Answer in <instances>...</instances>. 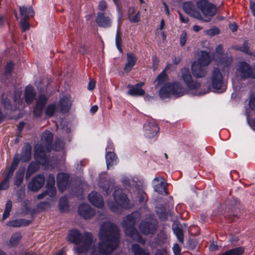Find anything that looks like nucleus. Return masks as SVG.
I'll return each instance as SVG.
<instances>
[{"label":"nucleus","mask_w":255,"mask_h":255,"mask_svg":"<svg viewBox=\"0 0 255 255\" xmlns=\"http://www.w3.org/2000/svg\"><path fill=\"white\" fill-rule=\"evenodd\" d=\"M100 242L97 250L96 240L91 233H81L77 229L70 231L67 237V241L75 245L74 252L77 255H108L118 247L120 230L117 226L111 222L103 223L99 232Z\"/></svg>","instance_id":"nucleus-1"},{"label":"nucleus","mask_w":255,"mask_h":255,"mask_svg":"<svg viewBox=\"0 0 255 255\" xmlns=\"http://www.w3.org/2000/svg\"><path fill=\"white\" fill-rule=\"evenodd\" d=\"M140 218L141 216L139 213L138 212H132L124 218L122 226L125 228V233L128 236L132 238L134 241L144 245L145 240L142 238L134 227L136 223L140 221Z\"/></svg>","instance_id":"nucleus-2"},{"label":"nucleus","mask_w":255,"mask_h":255,"mask_svg":"<svg viewBox=\"0 0 255 255\" xmlns=\"http://www.w3.org/2000/svg\"><path fill=\"white\" fill-rule=\"evenodd\" d=\"M53 139V135L51 132L48 130L43 132L41 136V144L36 145L34 148L35 156L37 159L46 161V153L50 152L52 149Z\"/></svg>","instance_id":"nucleus-3"},{"label":"nucleus","mask_w":255,"mask_h":255,"mask_svg":"<svg viewBox=\"0 0 255 255\" xmlns=\"http://www.w3.org/2000/svg\"><path fill=\"white\" fill-rule=\"evenodd\" d=\"M115 189L113 195L116 203L113 202L108 203V207L110 210L113 212H117L119 210V206L125 209L130 208L131 205L129 200L126 194L123 193L122 189L118 186Z\"/></svg>","instance_id":"nucleus-4"},{"label":"nucleus","mask_w":255,"mask_h":255,"mask_svg":"<svg viewBox=\"0 0 255 255\" xmlns=\"http://www.w3.org/2000/svg\"><path fill=\"white\" fill-rule=\"evenodd\" d=\"M198 9L201 12L203 21L209 22L211 18L215 15L218 12L217 8L213 3L207 0H200L196 3Z\"/></svg>","instance_id":"nucleus-5"},{"label":"nucleus","mask_w":255,"mask_h":255,"mask_svg":"<svg viewBox=\"0 0 255 255\" xmlns=\"http://www.w3.org/2000/svg\"><path fill=\"white\" fill-rule=\"evenodd\" d=\"M236 74L241 80L255 79V65L252 67L245 61L240 62L238 65Z\"/></svg>","instance_id":"nucleus-6"},{"label":"nucleus","mask_w":255,"mask_h":255,"mask_svg":"<svg viewBox=\"0 0 255 255\" xmlns=\"http://www.w3.org/2000/svg\"><path fill=\"white\" fill-rule=\"evenodd\" d=\"M181 78L189 90H197L201 87V83L192 79L189 69L184 68L181 69Z\"/></svg>","instance_id":"nucleus-7"},{"label":"nucleus","mask_w":255,"mask_h":255,"mask_svg":"<svg viewBox=\"0 0 255 255\" xmlns=\"http://www.w3.org/2000/svg\"><path fill=\"white\" fill-rule=\"evenodd\" d=\"M157 226L158 224L156 220H147L141 222L139 225V229L143 235H153L155 233Z\"/></svg>","instance_id":"nucleus-8"},{"label":"nucleus","mask_w":255,"mask_h":255,"mask_svg":"<svg viewBox=\"0 0 255 255\" xmlns=\"http://www.w3.org/2000/svg\"><path fill=\"white\" fill-rule=\"evenodd\" d=\"M45 178L43 175L38 174L34 177L28 185V188L31 191L36 192L44 185Z\"/></svg>","instance_id":"nucleus-9"},{"label":"nucleus","mask_w":255,"mask_h":255,"mask_svg":"<svg viewBox=\"0 0 255 255\" xmlns=\"http://www.w3.org/2000/svg\"><path fill=\"white\" fill-rule=\"evenodd\" d=\"M212 85L214 89L219 90H223V77L219 69L214 68L212 72Z\"/></svg>","instance_id":"nucleus-10"},{"label":"nucleus","mask_w":255,"mask_h":255,"mask_svg":"<svg viewBox=\"0 0 255 255\" xmlns=\"http://www.w3.org/2000/svg\"><path fill=\"white\" fill-rule=\"evenodd\" d=\"M154 190L160 194L168 195V183L163 177H156L154 179Z\"/></svg>","instance_id":"nucleus-11"},{"label":"nucleus","mask_w":255,"mask_h":255,"mask_svg":"<svg viewBox=\"0 0 255 255\" xmlns=\"http://www.w3.org/2000/svg\"><path fill=\"white\" fill-rule=\"evenodd\" d=\"M95 21L99 27L105 28L110 27L112 23L111 18L104 12L97 13Z\"/></svg>","instance_id":"nucleus-12"},{"label":"nucleus","mask_w":255,"mask_h":255,"mask_svg":"<svg viewBox=\"0 0 255 255\" xmlns=\"http://www.w3.org/2000/svg\"><path fill=\"white\" fill-rule=\"evenodd\" d=\"M183 8L186 13L199 20H203L201 13L198 11L195 5L191 1L185 2L183 4Z\"/></svg>","instance_id":"nucleus-13"},{"label":"nucleus","mask_w":255,"mask_h":255,"mask_svg":"<svg viewBox=\"0 0 255 255\" xmlns=\"http://www.w3.org/2000/svg\"><path fill=\"white\" fill-rule=\"evenodd\" d=\"M48 98L44 95H39L33 109V114L36 117H40L43 110L47 102Z\"/></svg>","instance_id":"nucleus-14"},{"label":"nucleus","mask_w":255,"mask_h":255,"mask_svg":"<svg viewBox=\"0 0 255 255\" xmlns=\"http://www.w3.org/2000/svg\"><path fill=\"white\" fill-rule=\"evenodd\" d=\"M144 128L145 136L149 138L154 137L159 131L158 125L153 122L145 124Z\"/></svg>","instance_id":"nucleus-15"},{"label":"nucleus","mask_w":255,"mask_h":255,"mask_svg":"<svg viewBox=\"0 0 255 255\" xmlns=\"http://www.w3.org/2000/svg\"><path fill=\"white\" fill-rule=\"evenodd\" d=\"M78 212L85 219H90L95 215L94 210L87 204H81L79 207Z\"/></svg>","instance_id":"nucleus-16"},{"label":"nucleus","mask_w":255,"mask_h":255,"mask_svg":"<svg viewBox=\"0 0 255 255\" xmlns=\"http://www.w3.org/2000/svg\"><path fill=\"white\" fill-rule=\"evenodd\" d=\"M69 174L65 173H59L57 175V183L58 189L61 192L64 191L69 182Z\"/></svg>","instance_id":"nucleus-17"},{"label":"nucleus","mask_w":255,"mask_h":255,"mask_svg":"<svg viewBox=\"0 0 255 255\" xmlns=\"http://www.w3.org/2000/svg\"><path fill=\"white\" fill-rule=\"evenodd\" d=\"M144 85V82H140L134 85H128L129 90L128 92L129 95L132 96H141L145 94V91L141 88Z\"/></svg>","instance_id":"nucleus-18"},{"label":"nucleus","mask_w":255,"mask_h":255,"mask_svg":"<svg viewBox=\"0 0 255 255\" xmlns=\"http://www.w3.org/2000/svg\"><path fill=\"white\" fill-rule=\"evenodd\" d=\"M89 202L94 206L98 208H102L104 202L103 197L96 191H93L89 194Z\"/></svg>","instance_id":"nucleus-19"},{"label":"nucleus","mask_w":255,"mask_h":255,"mask_svg":"<svg viewBox=\"0 0 255 255\" xmlns=\"http://www.w3.org/2000/svg\"><path fill=\"white\" fill-rule=\"evenodd\" d=\"M72 103L69 97L64 96L61 98L57 105L58 110L62 113H66L70 109Z\"/></svg>","instance_id":"nucleus-20"},{"label":"nucleus","mask_w":255,"mask_h":255,"mask_svg":"<svg viewBox=\"0 0 255 255\" xmlns=\"http://www.w3.org/2000/svg\"><path fill=\"white\" fill-rule=\"evenodd\" d=\"M192 71L195 77L200 78L204 77L206 75L207 69L205 66L193 63L192 65Z\"/></svg>","instance_id":"nucleus-21"},{"label":"nucleus","mask_w":255,"mask_h":255,"mask_svg":"<svg viewBox=\"0 0 255 255\" xmlns=\"http://www.w3.org/2000/svg\"><path fill=\"white\" fill-rule=\"evenodd\" d=\"M168 66L166 67L164 70L157 76L155 80L154 81V83H156L155 86L156 89H157L160 87L165 86V85L169 84L168 83V76L166 73V70Z\"/></svg>","instance_id":"nucleus-22"},{"label":"nucleus","mask_w":255,"mask_h":255,"mask_svg":"<svg viewBox=\"0 0 255 255\" xmlns=\"http://www.w3.org/2000/svg\"><path fill=\"white\" fill-rule=\"evenodd\" d=\"M36 94V93L33 87L26 86L24 93L25 102L28 104L32 103L35 98Z\"/></svg>","instance_id":"nucleus-23"},{"label":"nucleus","mask_w":255,"mask_h":255,"mask_svg":"<svg viewBox=\"0 0 255 255\" xmlns=\"http://www.w3.org/2000/svg\"><path fill=\"white\" fill-rule=\"evenodd\" d=\"M19 9L21 16L20 19H30V17H33L34 15V11L31 6H19Z\"/></svg>","instance_id":"nucleus-24"},{"label":"nucleus","mask_w":255,"mask_h":255,"mask_svg":"<svg viewBox=\"0 0 255 255\" xmlns=\"http://www.w3.org/2000/svg\"><path fill=\"white\" fill-rule=\"evenodd\" d=\"M31 220H25L23 219H16L9 221L6 225L12 227H20L22 226H27L31 223Z\"/></svg>","instance_id":"nucleus-25"},{"label":"nucleus","mask_w":255,"mask_h":255,"mask_svg":"<svg viewBox=\"0 0 255 255\" xmlns=\"http://www.w3.org/2000/svg\"><path fill=\"white\" fill-rule=\"evenodd\" d=\"M137 61V58L135 55L133 53L127 54V62L124 68V70L126 72H129L134 65L135 64Z\"/></svg>","instance_id":"nucleus-26"},{"label":"nucleus","mask_w":255,"mask_h":255,"mask_svg":"<svg viewBox=\"0 0 255 255\" xmlns=\"http://www.w3.org/2000/svg\"><path fill=\"white\" fill-rule=\"evenodd\" d=\"M172 94L177 97L183 96L185 94L184 89L178 82H175L171 84Z\"/></svg>","instance_id":"nucleus-27"},{"label":"nucleus","mask_w":255,"mask_h":255,"mask_svg":"<svg viewBox=\"0 0 255 255\" xmlns=\"http://www.w3.org/2000/svg\"><path fill=\"white\" fill-rule=\"evenodd\" d=\"M31 146L29 144L25 145L22 151L21 160L23 162H27L31 158Z\"/></svg>","instance_id":"nucleus-28"},{"label":"nucleus","mask_w":255,"mask_h":255,"mask_svg":"<svg viewBox=\"0 0 255 255\" xmlns=\"http://www.w3.org/2000/svg\"><path fill=\"white\" fill-rule=\"evenodd\" d=\"M211 61V59L209 54L207 52H202L200 58L198 59L197 62H194L195 64H199L203 66L206 67L209 64Z\"/></svg>","instance_id":"nucleus-29"},{"label":"nucleus","mask_w":255,"mask_h":255,"mask_svg":"<svg viewBox=\"0 0 255 255\" xmlns=\"http://www.w3.org/2000/svg\"><path fill=\"white\" fill-rule=\"evenodd\" d=\"M170 94H172V88L170 84L162 86L159 92V96L162 99L168 97Z\"/></svg>","instance_id":"nucleus-30"},{"label":"nucleus","mask_w":255,"mask_h":255,"mask_svg":"<svg viewBox=\"0 0 255 255\" xmlns=\"http://www.w3.org/2000/svg\"><path fill=\"white\" fill-rule=\"evenodd\" d=\"M245 252L243 247H239L233 249H230L220 255H242Z\"/></svg>","instance_id":"nucleus-31"},{"label":"nucleus","mask_w":255,"mask_h":255,"mask_svg":"<svg viewBox=\"0 0 255 255\" xmlns=\"http://www.w3.org/2000/svg\"><path fill=\"white\" fill-rule=\"evenodd\" d=\"M131 251L133 255H150L149 253L146 252L144 249L136 244H133L131 246Z\"/></svg>","instance_id":"nucleus-32"},{"label":"nucleus","mask_w":255,"mask_h":255,"mask_svg":"<svg viewBox=\"0 0 255 255\" xmlns=\"http://www.w3.org/2000/svg\"><path fill=\"white\" fill-rule=\"evenodd\" d=\"M24 172V168H19L18 170L16 172L14 179L15 185L19 186L22 184L23 182Z\"/></svg>","instance_id":"nucleus-33"},{"label":"nucleus","mask_w":255,"mask_h":255,"mask_svg":"<svg viewBox=\"0 0 255 255\" xmlns=\"http://www.w3.org/2000/svg\"><path fill=\"white\" fill-rule=\"evenodd\" d=\"M122 32L121 31L120 27L117 29L116 36V44L117 48L121 52H123L122 46Z\"/></svg>","instance_id":"nucleus-34"},{"label":"nucleus","mask_w":255,"mask_h":255,"mask_svg":"<svg viewBox=\"0 0 255 255\" xmlns=\"http://www.w3.org/2000/svg\"><path fill=\"white\" fill-rule=\"evenodd\" d=\"M232 61L233 59L231 56H228L227 55H222L218 63L224 67H228L231 65Z\"/></svg>","instance_id":"nucleus-35"},{"label":"nucleus","mask_w":255,"mask_h":255,"mask_svg":"<svg viewBox=\"0 0 255 255\" xmlns=\"http://www.w3.org/2000/svg\"><path fill=\"white\" fill-rule=\"evenodd\" d=\"M106 158L107 167L109 168L110 166H112L114 164V161L116 160L117 156L114 152L110 151L107 153Z\"/></svg>","instance_id":"nucleus-36"},{"label":"nucleus","mask_w":255,"mask_h":255,"mask_svg":"<svg viewBox=\"0 0 255 255\" xmlns=\"http://www.w3.org/2000/svg\"><path fill=\"white\" fill-rule=\"evenodd\" d=\"M59 207L60 210L62 211H67L69 208L67 198L66 197H62L59 199Z\"/></svg>","instance_id":"nucleus-37"},{"label":"nucleus","mask_w":255,"mask_h":255,"mask_svg":"<svg viewBox=\"0 0 255 255\" xmlns=\"http://www.w3.org/2000/svg\"><path fill=\"white\" fill-rule=\"evenodd\" d=\"M12 206V201L11 200H8L5 204L4 213L2 215V220L3 221L5 220L6 219H7L9 217V216L10 215V212L11 210Z\"/></svg>","instance_id":"nucleus-38"},{"label":"nucleus","mask_w":255,"mask_h":255,"mask_svg":"<svg viewBox=\"0 0 255 255\" xmlns=\"http://www.w3.org/2000/svg\"><path fill=\"white\" fill-rule=\"evenodd\" d=\"M37 165L35 163H31L27 169L26 173V178H29L31 175L37 170Z\"/></svg>","instance_id":"nucleus-39"},{"label":"nucleus","mask_w":255,"mask_h":255,"mask_svg":"<svg viewBox=\"0 0 255 255\" xmlns=\"http://www.w3.org/2000/svg\"><path fill=\"white\" fill-rule=\"evenodd\" d=\"M173 231L177 238H178L179 241L181 243H183L184 235L183 230L181 228L177 226L173 228Z\"/></svg>","instance_id":"nucleus-40"},{"label":"nucleus","mask_w":255,"mask_h":255,"mask_svg":"<svg viewBox=\"0 0 255 255\" xmlns=\"http://www.w3.org/2000/svg\"><path fill=\"white\" fill-rule=\"evenodd\" d=\"M22 237L19 233H15L13 234L10 240V244L12 246L18 245Z\"/></svg>","instance_id":"nucleus-41"},{"label":"nucleus","mask_w":255,"mask_h":255,"mask_svg":"<svg viewBox=\"0 0 255 255\" xmlns=\"http://www.w3.org/2000/svg\"><path fill=\"white\" fill-rule=\"evenodd\" d=\"M8 97V95H6L5 93L2 95V103L5 109L11 110L12 105Z\"/></svg>","instance_id":"nucleus-42"},{"label":"nucleus","mask_w":255,"mask_h":255,"mask_svg":"<svg viewBox=\"0 0 255 255\" xmlns=\"http://www.w3.org/2000/svg\"><path fill=\"white\" fill-rule=\"evenodd\" d=\"M250 43L248 40H246L244 41L243 44L242 46H241L239 48V50L240 51L243 52L244 53L247 54H251V51L250 49Z\"/></svg>","instance_id":"nucleus-43"},{"label":"nucleus","mask_w":255,"mask_h":255,"mask_svg":"<svg viewBox=\"0 0 255 255\" xmlns=\"http://www.w3.org/2000/svg\"><path fill=\"white\" fill-rule=\"evenodd\" d=\"M56 110L55 104H52L49 105L46 108L45 113V115L49 117H51L53 116Z\"/></svg>","instance_id":"nucleus-44"},{"label":"nucleus","mask_w":255,"mask_h":255,"mask_svg":"<svg viewBox=\"0 0 255 255\" xmlns=\"http://www.w3.org/2000/svg\"><path fill=\"white\" fill-rule=\"evenodd\" d=\"M30 19H20L19 21V24L21 27L22 31L23 32H25L26 30L29 29L30 28V24L29 21Z\"/></svg>","instance_id":"nucleus-45"},{"label":"nucleus","mask_w":255,"mask_h":255,"mask_svg":"<svg viewBox=\"0 0 255 255\" xmlns=\"http://www.w3.org/2000/svg\"><path fill=\"white\" fill-rule=\"evenodd\" d=\"M64 144L62 140L60 139H56L54 144L53 145V149L55 151H60L63 149Z\"/></svg>","instance_id":"nucleus-46"},{"label":"nucleus","mask_w":255,"mask_h":255,"mask_svg":"<svg viewBox=\"0 0 255 255\" xmlns=\"http://www.w3.org/2000/svg\"><path fill=\"white\" fill-rule=\"evenodd\" d=\"M50 207V204L48 202H41L37 206V208L39 211H44Z\"/></svg>","instance_id":"nucleus-47"},{"label":"nucleus","mask_w":255,"mask_h":255,"mask_svg":"<svg viewBox=\"0 0 255 255\" xmlns=\"http://www.w3.org/2000/svg\"><path fill=\"white\" fill-rule=\"evenodd\" d=\"M46 190L45 191L47 193V195H48L50 197H54L55 196L56 193V188L54 186H46Z\"/></svg>","instance_id":"nucleus-48"},{"label":"nucleus","mask_w":255,"mask_h":255,"mask_svg":"<svg viewBox=\"0 0 255 255\" xmlns=\"http://www.w3.org/2000/svg\"><path fill=\"white\" fill-rule=\"evenodd\" d=\"M55 183V177L53 174H50L47 180L46 186H54Z\"/></svg>","instance_id":"nucleus-49"},{"label":"nucleus","mask_w":255,"mask_h":255,"mask_svg":"<svg viewBox=\"0 0 255 255\" xmlns=\"http://www.w3.org/2000/svg\"><path fill=\"white\" fill-rule=\"evenodd\" d=\"M220 30L216 27H214L206 31V34L210 36H214L220 33Z\"/></svg>","instance_id":"nucleus-50"},{"label":"nucleus","mask_w":255,"mask_h":255,"mask_svg":"<svg viewBox=\"0 0 255 255\" xmlns=\"http://www.w3.org/2000/svg\"><path fill=\"white\" fill-rule=\"evenodd\" d=\"M25 195V190L22 188L19 189L17 192V200L21 202L24 199Z\"/></svg>","instance_id":"nucleus-51"},{"label":"nucleus","mask_w":255,"mask_h":255,"mask_svg":"<svg viewBox=\"0 0 255 255\" xmlns=\"http://www.w3.org/2000/svg\"><path fill=\"white\" fill-rule=\"evenodd\" d=\"M250 108L252 110H255V93H253L250 96V100L249 102Z\"/></svg>","instance_id":"nucleus-52"},{"label":"nucleus","mask_w":255,"mask_h":255,"mask_svg":"<svg viewBox=\"0 0 255 255\" xmlns=\"http://www.w3.org/2000/svg\"><path fill=\"white\" fill-rule=\"evenodd\" d=\"M9 187V180L6 178L0 183V190H5Z\"/></svg>","instance_id":"nucleus-53"},{"label":"nucleus","mask_w":255,"mask_h":255,"mask_svg":"<svg viewBox=\"0 0 255 255\" xmlns=\"http://www.w3.org/2000/svg\"><path fill=\"white\" fill-rule=\"evenodd\" d=\"M128 19L131 22L135 23L138 22L140 20L139 12L138 11L134 15L132 16H129Z\"/></svg>","instance_id":"nucleus-54"},{"label":"nucleus","mask_w":255,"mask_h":255,"mask_svg":"<svg viewBox=\"0 0 255 255\" xmlns=\"http://www.w3.org/2000/svg\"><path fill=\"white\" fill-rule=\"evenodd\" d=\"M187 34L185 31H183L180 37V44L181 46H183L186 43L187 40Z\"/></svg>","instance_id":"nucleus-55"},{"label":"nucleus","mask_w":255,"mask_h":255,"mask_svg":"<svg viewBox=\"0 0 255 255\" xmlns=\"http://www.w3.org/2000/svg\"><path fill=\"white\" fill-rule=\"evenodd\" d=\"M107 8V4L106 1L104 0H101L99 2L98 5V9L100 10L104 11L106 10Z\"/></svg>","instance_id":"nucleus-56"},{"label":"nucleus","mask_w":255,"mask_h":255,"mask_svg":"<svg viewBox=\"0 0 255 255\" xmlns=\"http://www.w3.org/2000/svg\"><path fill=\"white\" fill-rule=\"evenodd\" d=\"M19 159L16 157H14L10 167H11L14 169H15L17 168V167L19 164Z\"/></svg>","instance_id":"nucleus-57"},{"label":"nucleus","mask_w":255,"mask_h":255,"mask_svg":"<svg viewBox=\"0 0 255 255\" xmlns=\"http://www.w3.org/2000/svg\"><path fill=\"white\" fill-rule=\"evenodd\" d=\"M13 68V64L12 63L9 62L7 63L5 66V70L6 74H10Z\"/></svg>","instance_id":"nucleus-58"},{"label":"nucleus","mask_w":255,"mask_h":255,"mask_svg":"<svg viewBox=\"0 0 255 255\" xmlns=\"http://www.w3.org/2000/svg\"><path fill=\"white\" fill-rule=\"evenodd\" d=\"M158 215L160 219L162 221H166L168 218V214L166 212H158Z\"/></svg>","instance_id":"nucleus-59"},{"label":"nucleus","mask_w":255,"mask_h":255,"mask_svg":"<svg viewBox=\"0 0 255 255\" xmlns=\"http://www.w3.org/2000/svg\"><path fill=\"white\" fill-rule=\"evenodd\" d=\"M172 249L175 255H180L181 249L178 244L174 245Z\"/></svg>","instance_id":"nucleus-60"},{"label":"nucleus","mask_w":255,"mask_h":255,"mask_svg":"<svg viewBox=\"0 0 255 255\" xmlns=\"http://www.w3.org/2000/svg\"><path fill=\"white\" fill-rule=\"evenodd\" d=\"M95 85H96L95 81L93 79H91L90 80V82L88 84V89L89 90H93L95 88Z\"/></svg>","instance_id":"nucleus-61"},{"label":"nucleus","mask_w":255,"mask_h":255,"mask_svg":"<svg viewBox=\"0 0 255 255\" xmlns=\"http://www.w3.org/2000/svg\"><path fill=\"white\" fill-rule=\"evenodd\" d=\"M223 47L222 45H219L216 48V52L219 55L222 56L223 54Z\"/></svg>","instance_id":"nucleus-62"},{"label":"nucleus","mask_w":255,"mask_h":255,"mask_svg":"<svg viewBox=\"0 0 255 255\" xmlns=\"http://www.w3.org/2000/svg\"><path fill=\"white\" fill-rule=\"evenodd\" d=\"M250 8L253 15L255 16V0H250Z\"/></svg>","instance_id":"nucleus-63"},{"label":"nucleus","mask_w":255,"mask_h":255,"mask_svg":"<svg viewBox=\"0 0 255 255\" xmlns=\"http://www.w3.org/2000/svg\"><path fill=\"white\" fill-rule=\"evenodd\" d=\"M167 252L165 250L158 249L156 251L155 255H166Z\"/></svg>","instance_id":"nucleus-64"}]
</instances>
